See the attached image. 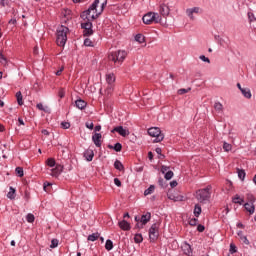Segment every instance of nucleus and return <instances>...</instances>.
Here are the masks:
<instances>
[{"instance_id": "f257e3e1", "label": "nucleus", "mask_w": 256, "mask_h": 256, "mask_svg": "<svg viewBox=\"0 0 256 256\" xmlns=\"http://www.w3.org/2000/svg\"><path fill=\"white\" fill-rule=\"evenodd\" d=\"M107 5V0H95L92 5L81 14V18L84 19L85 22L81 23L82 29H93V21L97 19L103 13V9H105Z\"/></svg>"}, {"instance_id": "f03ea898", "label": "nucleus", "mask_w": 256, "mask_h": 256, "mask_svg": "<svg viewBox=\"0 0 256 256\" xmlns=\"http://www.w3.org/2000/svg\"><path fill=\"white\" fill-rule=\"evenodd\" d=\"M69 28L67 26H59L56 32V43L58 47H65L67 43V35Z\"/></svg>"}, {"instance_id": "7ed1b4c3", "label": "nucleus", "mask_w": 256, "mask_h": 256, "mask_svg": "<svg viewBox=\"0 0 256 256\" xmlns=\"http://www.w3.org/2000/svg\"><path fill=\"white\" fill-rule=\"evenodd\" d=\"M125 57H127V52L125 50H118L115 52H111L108 55L109 61H113L119 67L125 61Z\"/></svg>"}, {"instance_id": "20e7f679", "label": "nucleus", "mask_w": 256, "mask_h": 256, "mask_svg": "<svg viewBox=\"0 0 256 256\" xmlns=\"http://www.w3.org/2000/svg\"><path fill=\"white\" fill-rule=\"evenodd\" d=\"M211 189L213 187L211 185H208L206 188L200 189L196 192V199L200 203H205V201H209L211 199Z\"/></svg>"}, {"instance_id": "39448f33", "label": "nucleus", "mask_w": 256, "mask_h": 256, "mask_svg": "<svg viewBox=\"0 0 256 256\" xmlns=\"http://www.w3.org/2000/svg\"><path fill=\"white\" fill-rule=\"evenodd\" d=\"M142 21L145 25H151V23H161V15L155 12H148L142 17Z\"/></svg>"}, {"instance_id": "423d86ee", "label": "nucleus", "mask_w": 256, "mask_h": 256, "mask_svg": "<svg viewBox=\"0 0 256 256\" xmlns=\"http://www.w3.org/2000/svg\"><path fill=\"white\" fill-rule=\"evenodd\" d=\"M148 134L150 137H155L154 143H161V141L165 139V136L161 133V129L158 127L148 129Z\"/></svg>"}, {"instance_id": "0eeeda50", "label": "nucleus", "mask_w": 256, "mask_h": 256, "mask_svg": "<svg viewBox=\"0 0 256 256\" xmlns=\"http://www.w3.org/2000/svg\"><path fill=\"white\" fill-rule=\"evenodd\" d=\"M149 237L152 241H157V238L159 237V225H157V223L152 224L150 227Z\"/></svg>"}, {"instance_id": "6e6552de", "label": "nucleus", "mask_w": 256, "mask_h": 256, "mask_svg": "<svg viewBox=\"0 0 256 256\" xmlns=\"http://www.w3.org/2000/svg\"><path fill=\"white\" fill-rule=\"evenodd\" d=\"M151 221V212H147L146 214L142 215L140 218V223H137L136 227L138 229H143L144 225H147Z\"/></svg>"}, {"instance_id": "1a4fd4ad", "label": "nucleus", "mask_w": 256, "mask_h": 256, "mask_svg": "<svg viewBox=\"0 0 256 256\" xmlns=\"http://www.w3.org/2000/svg\"><path fill=\"white\" fill-rule=\"evenodd\" d=\"M49 175H52V177H59L60 173H63V165L57 164L55 168H52L49 170Z\"/></svg>"}, {"instance_id": "9d476101", "label": "nucleus", "mask_w": 256, "mask_h": 256, "mask_svg": "<svg viewBox=\"0 0 256 256\" xmlns=\"http://www.w3.org/2000/svg\"><path fill=\"white\" fill-rule=\"evenodd\" d=\"M111 133H119L121 137H127L129 135V130L123 128V126L115 127Z\"/></svg>"}, {"instance_id": "9b49d317", "label": "nucleus", "mask_w": 256, "mask_h": 256, "mask_svg": "<svg viewBox=\"0 0 256 256\" xmlns=\"http://www.w3.org/2000/svg\"><path fill=\"white\" fill-rule=\"evenodd\" d=\"M194 13H201V9L199 7H193L186 9V15L191 19L192 21L195 19V16H193Z\"/></svg>"}, {"instance_id": "f8f14e48", "label": "nucleus", "mask_w": 256, "mask_h": 256, "mask_svg": "<svg viewBox=\"0 0 256 256\" xmlns=\"http://www.w3.org/2000/svg\"><path fill=\"white\" fill-rule=\"evenodd\" d=\"M102 135L101 133H95L93 136H92V141L94 143V145H96V147H101V139H102Z\"/></svg>"}, {"instance_id": "ddd939ff", "label": "nucleus", "mask_w": 256, "mask_h": 256, "mask_svg": "<svg viewBox=\"0 0 256 256\" xmlns=\"http://www.w3.org/2000/svg\"><path fill=\"white\" fill-rule=\"evenodd\" d=\"M159 11H160V14L162 15V17H167V15H169V6H167L165 4H161Z\"/></svg>"}, {"instance_id": "4468645a", "label": "nucleus", "mask_w": 256, "mask_h": 256, "mask_svg": "<svg viewBox=\"0 0 256 256\" xmlns=\"http://www.w3.org/2000/svg\"><path fill=\"white\" fill-rule=\"evenodd\" d=\"M182 251H184L185 255H191V253H193V250L191 249V245L187 242H184L182 244Z\"/></svg>"}, {"instance_id": "2eb2a0df", "label": "nucleus", "mask_w": 256, "mask_h": 256, "mask_svg": "<svg viewBox=\"0 0 256 256\" xmlns=\"http://www.w3.org/2000/svg\"><path fill=\"white\" fill-rule=\"evenodd\" d=\"M118 225L123 231H129V229H131V224H129V222H127L126 220L120 221Z\"/></svg>"}, {"instance_id": "dca6fc26", "label": "nucleus", "mask_w": 256, "mask_h": 256, "mask_svg": "<svg viewBox=\"0 0 256 256\" xmlns=\"http://www.w3.org/2000/svg\"><path fill=\"white\" fill-rule=\"evenodd\" d=\"M244 208L246 209V211H248V213H250V215H253V213H255V205L252 203H245Z\"/></svg>"}, {"instance_id": "f3484780", "label": "nucleus", "mask_w": 256, "mask_h": 256, "mask_svg": "<svg viewBox=\"0 0 256 256\" xmlns=\"http://www.w3.org/2000/svg\"><path fill=\"white\" fill-rule=\"evenodd\" d=\"M75 105H76L77 109L83 110V109H85V107H87V102H85L82 99H78V100H76Z\"/></svg>"}, {"instance_id": "a211bd4d", "label": "nucleus", "mask_w": 256, "mask_h": 256, "mask_svg": "<svg viewBox=\"0 0 256 256\" xmlns=\"http://www.w3.org/2000/svg\"><path fill=\"white\" fill-rule=\"evenodd\" d=\"M237 235L244 245H249V239H247V236L243 235V231H238Z\"/></svg>"}, {"instance_id": "6ab92c4d", "label": "nucleus", "mask_w": 256, "mask_h": 256, "mask_svg": "<svg viewBox=\"0 0 256 256\" xmlns=\"http://www.w3.org/2000/svg\"><path fill=\"white\" fill-rule=\"evenodd\" d=\"M84 157L86 161H93V157H95V153H93V150H88L84 153Z\"/></svg>"}, {"instance_id": "aec40b11", "label": "nucleus", "mask_w": 256, "mask_h": 256, "mask_svg": "<svg viewBox=\"0 0 256 256\" xmlns=\"http://www.w3.org/2000/svg\"><path fill=\"white\" fill-rule=\"evenodd\" d=\"M241 93L246 99H251L252 97L251 90L249 88L241 89Z\"/></svg>"}, {"instance_id": "412c9836", "label": "nucleus", "mask_w": 256, "mask_h": 256, "mask_svg": "<svg viewBox=\"0 0 256 256\" xmlns=\"http://www.w3.org/2000/svg\"><path fill=\"white\" fill-rule=\"evenodd\" d=\"M233 203H236L238 205H243L245 203V200L239 196V194H236L235 197L232 199Z\"/></svg>"}, {"instance_id": "4be33fe9", "label": "nucleus", "mask_w": 256, "mask_h": 256, "mask_svg": "<svg viewBox=\"0 0 256 256\" xmlns=\"http://www.w3.org/2000/svg\"><path fill=\"white\" fill-rule=\"evenodd\" d=\"M155 193V185H150L145 191L144 195L147 197V195H153Z\"/></svg>"}, {"instance_id": "5701e85b", "label": "nucleus", "mask_w": 256, "mask_h": 256, "mask_svg": "<svg viewBox=\"0 0 256 256\" xmlns=\"http://www.w3.org/2000/svg\"><path fill=\"white\" fill-rule=\"evenodd\" d=\"M0 63L4 67H7V65L9 63V60L7 59V57H5V55H3V52H0Z\"/></svg>"}, {"instance_id": "b1692460", "label": "nucleus", "mask_w": 256, "mask_h": 256, "mask_svg": "<svg viewBox=\"0 0 256 256\" xmlns=\"http://www.w3.org/2000/svg\"><path fill=\"white\" fill-rule=\"evenodd\" d=\"M15 193H16L15 188L10 186L9 192L7 193L8 199H11V200L15 199V197H16Z\"/></svg>"}, {"instance_id": "393cba45", "label": "nucleus", "mask_w": 256, "mask_h": 256, "mask_svg": "<svg viewBox=\"0 0 256 256\" xmlns=\"http://www.w3.org/2000/svg\"><path fill=\"white\" fill-rule=\"evenodd\" d=\"M214 109L217 113H223V104H221L220 102H216L214 104Z\"/></svg>"}, {"instance_id": "a878e982", "label": "nucleus", "mask_w": 256, "mask_h": 256, "mask_svg": "<svg viewBox=\"0 0 256 256\" xmlns=\"http://www.w3.org/2000/svg\"><path fill=\"white\" fill-rule=\"evenodd\" d=\"M101 234H99V232H96V233H93V234H90L88 236V241H97L99 239Z\"/></svg>"}, {"instance_id": "bb28decb", "label": "nucleus", "mask_w": 256, "mask_h": 256, "mask_svg": "<svg viewBox=\"0 0 256 256\" xmlns=\"http://www.w3.org/2000/svg\"><path fill=\"white\" fill-rule=\"evenodd\" d=\"M105 249H106V251H112V249H113V241L112 240H110V239L106 240Z\"/></svg>"}, {"instance_id": "cd10ccee", "label": "nucleus", "mask_w": 256, "mask_h": 256, "mask_svg": "<svg viewBox=\"0 0 256 256\" xmlns=\"http://www.w3.org/2000/svg\"><path fill=\"white\" fill-rule=\"evenodd\" d=\"M110 149H114V151H117L119 153L121 149H123V145L121 143L117 142L114 146H109Z\"/></svg>"}, {"instance_id": "c85d7f7f", "label": "nucleus", "mask_w": 256, "mask_h": 256, "mask_svg": "<svg viewBox=\"0 0 256 256\" xmlns=\"http://www.w3.org/2000/svg\"><path fill=\"white\" fill-rule=\"evenodd\" d=\"M106 81L111 85L112 83H115V75L114 74H107Z\"/></svg>"}, {"instance_id": "c756f323", "label": "nucleus", "mask_w": 256, "mask_h": 256, "mask_svg": "<svg viewBox=\"0 0 256 256\" xmlns=\"http://www.w3.org/2000/svg\"><path fill=\"white\" fill-rule=\"evenodd\" d=\"M16 99L18 105H23V94H21V91L16 93Z\"/></svg>"}, {"instance_id": "7c9ffc66", "label": "nucleus", "mask_w": 256, "mask_h": 256, "mask_svg": "<svg viewBox=\"0 0 256 256\" xmlns=\"http://www.w3.org/2000/svg\"><path fill=\"white\" fill-rule=\"evenodd\" d=\"M114 167L115 169H117L118 171H123V163H121V161L116 160L114 162Z\"/></svg>"}, {"instance_id": "2f4dec72", "label": "nucleus", "mask_w": 256, "mask_h": 256, "mask_svg": "<svg viewBox=\"0 0 256 256\" xmlns=\"http://www.w3.org/2000/svg\"><path fill=\"white\" fill-rule=\"evenodd\" d=\"M194 215L196 217H199V215H201V205L196 204L194 207Z\"/></svg>"}, {"instance_id": "473e14b6", "label": "nucleus", "mask_w": 256, "mask_h": 256, "mask_svg": "<svg viewBox=\"0 0 256 256\" xmlns=\"http://www.w3.org/2000/svg\"><path fill=\"white\" fill-rule=\"evenodd\" d=\"M237 173H238L239 179H241V181H244L245 175H246L245 170L237 169Z\"/></svg>"}, {"instance_id": "72a5a7b5", "label": "nucleus", "mask_w": 256, "mask_h": 256, "mask_svg": "<svg viewBox=\"0 0 256 256\" xmlns=\"http://www.w3.org/2000/svg\"><path fill=\"white\" fill-rule=\"evenodd\" d=\"M135 41H137L138 43H144L145 42V36L142 34H137L135 36Z\"/></svg>"}, {"instance_id": "f704fd0d", "label": "nucleus", "mask_w": 256, "mask_h": 256, "mask_svg": "<svg viewBox=\"0 0 256 256\" xmlns=\"http://www.w3.org/2000/svg\"><path fill=\"white\" fill-rule=\"evenodd\" d=\"M84 37H91L93 35V28L83 30Z\"/></svg>"}, {"instance_id": "c9c22d12", "label": "nucleus", "mask_w": 256, "mask_h": 256, "mask_svg": "<svg viewBox=\"0 0 256 256\" xmlns=\"http://www.w3.org/2000/svg\"><path fill=\"white\" fill-rule=\"evenodd\" d=\"M26 221H27L28 223H33V222L35 221V215H33V214H31V213L27 214V216H26Z\"/></svg>"}, {"instance_id": "e433bc0d", "label": "nucleus", "mask_w": 256, "mask_h": 256, "mask_svg": "<svg viewBox=\"0 0 256 256\" xmlns=\"http://www.w3.org/2000/svg\"><path fill=\"white\" fill-rule=\"evenodd\" d=\"M135 243H142L143 242V236L141 234H136L134 237Z\"/></svg>"}, {"instance_id": "4c0bfd02", "label": "nucleus", "mask_w": 256, "mask_h": 256, "mask_svg": "<svg viewBox=\"0 0 256 256\" xmlns=\"http://www.w3.org/2000/svg\"><path fill=\"white\" fill-rule=\"evenodd\" d=\"M58 245H59V240L52 239L51 244H50V248L55 249L56 247H58Z\"/></svg>"}, {"instance_id": "58836bf2", "label": "nucleus", "mask_w": 256, "mask_h": 256, "mask_svg": "<svg viewBox=\"0 0 256 256\" xmlns=\"http://www.w3.org/2000/svg\"><path fill=\"white\" fill-rule=\"evenodd\" d=\"M223 149H224V151L229 152V151H231L232 146H231V144L224 142Z\"/></svg>"}, {"instance_id": "ea45409f", "label": "nucleus", "mask_w": 256, "mask_h": 256, "mask_svg": "<svg viewBox=\"0 0 256 256\" xmlns=\"http://www.w3.org/2000/svg\"><path fill=\"white\" fill-rule=\"evenodd\" d=\"M164 177H165L166 181L173 179V171L166 172Z\"/></svg>"}, {"instance_id": "a19ab883", "label": "nucleus", "mask_w": 256, "mask_h": 256, "mask_svg": "<svg viewBox=\"0 0 256 256\" xmlns=\"http://www.w3.org/2000/svg\"><path fill=\"white\" fill-rule=\"evenodd\" d=\"M84 45H85V47H93V41H91V39H89V38H86L84 40Z\"/></svg>"}, {"instance_id": "79ce46f5", "label": "nucleus", "mask_w": 256, "mask_h": 256, "mask_svg": "<svg viewBox=\"0 0 256 256\" xmlns=\"http://www.w3.org/2000/svg\"><path fill=\"white\" fill-rule=\"evenodd\" d=\"M37 109H39V111L47 112V109H49V107L44 106L42 103H39V104H37Z\"/></svg>"}, {"instance_id": "37998d69", "label": "nucleus", "mask_w": 256, "mask_h": 256, "mask_svg": "<svg viewBox=\"0 0 256 256\" xmlns=\"http://www.w3.org/2000/svg\"><path fill=\"white\" fill-rule=\"evenodd\" d=\"M190 91H191V88H188V89L182 88L178 90V95H185V93H189Z\"/></svg>"}, {"instance_id": "c03bdc74", "label": "nucleus", "mask_w": 256, "mask_h": 256, "mask_svg": "<svg viewBox=\"0 0 256 256\" xmlns=\"http://www.w3.org/2000/svg\"><path fill=\"white\" fill-rule=\"evenodd\" d=\"M47 165H48V167H55V165H56L55 159L49 158V159L47 160Z\"/></svg>"}, {"instance_id": "a18cd8bd", "label": "nucleus", "mask_w": 256, "mask_h": 256, "mask_svg": "<svg viewBox=\"0 0 256 256\" xmlns=\"http://www.w3.org/2000/svg\"><path fill=\"white\" fill-rule=\"evenodd\" d=\"M248 19L251 23H253V21H256L255 14H253V12H248Z\"/></svg>"}, {"instance_id": "49530a36", "label": "nucleus", "mask_w": 256, "mask_h": 256, "mask_svg": "<svg viewBox=\"0 0 256 256\" xmlns=\"http://www.w3.org/2000/svg\"><path fill=\"white\" fill-rule=\"evenodd\" d=\"M199 219L197 218H192L189 220V225H191L192 227H195V225H197Z\"/></svg>"}, {"instance_id": "de8ad7c7", "label": "nucleus", "mask_w": 256, "mask_h": 256, "mask_svg": "<svg viewBox=\"0 0 256 256\" xmlns=\"http://www.w3.org/2000/svg\"><path fill=\"white\" fill-rule=\"evenodd\" d=\"M199 59L201 61H203L204 63H211V60L208 57H206L205 55L199 56Z\"/></svg>"}, {"instance_id": "09e8293b", "label": "nucleus", "mask_w": 256, "mask_h": 256, "mask_svg": "<svg viewBox=\"0 0 256 256\" xmlns=\"http://www.w3.org/2000/svg\"><path fill=\"white\" fill-rule=\"evenodd\" d=\"M15 171H16L18 177H23L24 173H23V169L21 167H17Z\"/></svg>"}, {"instance_id": "8fccbe9b", "label": "nucleus", "mask_w": 256, "mask_h": 256, "mask_svg": "<svg viewBox=\"0 0 256 256\" xmlns=\"http://www.w3.org/2000/svg\"><path fill=\"white\" fill-rule=\"evenodd\" d=\"M230 253H237V246L235 244H230Z\"/></svg>"}, {"instance_id": "3c124183", "label": "nucleus", "mask_w": 256, "mask_h": 256, "mask_svg": "<svg viewBox=\"0 0 256 256\" xmlns=\"http://www.w3.org/2000/svg\"><path fill=\"white\" fill-rule=\"evenodd\" d=\"M61 127L62 129H69V127H71V124L69 122H62Z\"/></svg>"}, {"instance_id": "603ef678", "label": "nucleus", "mask_w": 256, "mask_h": 256, "mask_svg": "<svg viewBox=\"0 0 256 256\" xmlns=\"http://www.w3.org/2000/svg\"><path fill=\"white\" fill-rule=\"evenodd\" d=\"M248 203H252L254 204L255 203V196L254 195H248Z\"/></svg>"}, {"instance_id": "864d4df0", "label": "nucleus", "mask_w": 256, "mask_h": 256, "mask_svg": "<svg viewBox=\"0 0 256 256\" xmlns=\"http://www.w3.org/2000/svg\"><path fill=\"white\" fill-rule=\"evenodd\" d=\"M114 185H116V187H121V180H119V178H114Z\"/></svg>"}, {"instance_id": "5fc2aeb1", "label": "nucleus", "mask_w": 256, "mask_h": 256, "mask_svg": "<svg viewBox=\"0 0 256 256\" xmlns=\"http://www.w3.org/2000/svg\"><path fill=\"white\" fill-rule=\"evenodd\" d=\"M197 231H199V233H203V231H205V226L199 224V225L197 226Z\"/></svg>"}, {"instance_id": "6e6d98bb", "label": "nucleus", "mask_w": 256, "mask_h": 256, "mask_svg": "<svg viewBox=\"0 0 256 256\" xmlns=\"http://www.w3.org/2000/svg\"><path fill=\"white\" fill-rule=\"evenodd\" d=\"M86 127H87V129H93V127H95V125L93 124V122H86Z\"/></svg>"}, {"instance_id": "4d7b16f0", "label": "nucleus", "mask_w": 256, "mask_h": 256, "mask_svg": "<svg viewBox=\"0 0 256 256\" xmlns=\"http://www.w3.org/2000/svg\"><path fill=\"white\" fill-rule=\"evenodd\" d=\"M58 95H59L60 99H63V97H65V90H63V89L59 90Z\"/></svg>"}, {"instance_id": "13d9d810", "label": "nucleus", "mask_w": 256, "mask_h": 256, "mask_svg": "<svg viewBox=\"0 0 256 256\" xmlns=\"http://www.w3.org/2000/svg\"><path fill=\"white\" fill-rule=\"evenodd\" d=\"M51 185H53V184H52V183H49V182H45V183H44V186H43L44 191H48L47 187H51Z\"/></svg>"}, {"instance_id": "bf43d9fd", "label": "nucleus", "mask_w": 256, "mask_h": 256, "mask_svg": "<svg viewBox=\"0 0 256 256\" xmlns=\"http://www.w3.org/2000/svg\"><path fill=\"white\" fill-rule=\"evenodd\" d=\"M178 183L177 181L173 180L172 182H170V187H177Z\"/></svg>"}, {"instance_id": "052dcab7", "label": "nucleus", "mask_w": 256, "mask_h": 256, "mask_svg": "<svg viewBox=\"0 0 256 256\" xmlns=\"http://www.w3.org/2000/svg\"><path fill=\"white\" fill-rule=\"evenodd\" d=\"M237 227H238L239 229H245V225H243V223H241V222H238V223H237Z\"/></svg>"}, {"instance_id": "680f3d73", "label": "nucleus", "mask_w": 256, "mask_h": 256, "mask_svg": "<svg viewBox=\"0 0 256 256\" xmlns=\"http://www.w3.org/2000/svg\"><path fill=\"white\" fill-rule=\"evenodd\" d=\"M18 125H25L23 118H18Z\"/></svg>"}, {"instance_id": "e2e57ef3", "label": "nucleus", "mask_w": 256, "mask_h": 256, "mask_svg": "<svg viewBox=\"0 0 256 256\" xmlns=\"http://www.w3.org/2000/svg\"><path fill=\"white\" fill-rule=\"evenodd\" d=\"M148 159L153 161V152H148Z\"/></svg>"}, {"instance_id": "0e129e2a", "label": "nucleus", "mask_w": 256, "mask_h": 256, "mask_svg": "<svg viewBox=\"0 0 256 256\" xmlns=\"http://www.w3.org/2000/svg\"><path fill=\"white\" fill-rule=\"evenodd\" d=\"M94 131H96V132L101 131V125L95 126Z\"/></svg>"}, {"instance_id": "69168bd1", "label": "nucleus", "mask_w": 256, "mask_h": 256, "mask_svg": "<svg viewBox=\"0 0 256 256\" xmlns=\"http://www.w3.org/2000/svg\"><path fill=\"white\" fill-rule=\"evenodd\" d=\"M155 151H156V153H157L158 155H161V151H162L161 148H156Z\"/></svg>"}, {"instance_id": "338daca9", "label": "nucleus", "mask_w": 256, "mask_h": 256, "mask_svg": "<svg viewBox=\"0 0 256 256\" xmlns=\"http://www.w3.org/2000/svg\"><path fill=\"white\" fill-rule=\"evenodd\" d=\"M42 134L43 135H49V131L48 130H42Z\"/></svg>"}, {"instance_id": "774afa93", "label": "nucleus", "mask_w": 256, "mask_h": 256, "mask_svg": "<svg viewBox=\"0 0 256 256\" xmlns=\"http://www.w3.org/2000/svg\"><path fill=\"white\" fill-rule=\"evenodd\" d=\"M167 171V166H162V173H165Z\"/></svg>"}]
</instances>
